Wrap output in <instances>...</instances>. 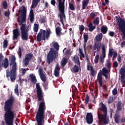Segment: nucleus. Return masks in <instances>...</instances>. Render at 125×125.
Segmentation results:
<instances>
[{
  "mask_svg": "<svg viewBox=\"0 0 125 125\" xmlns=\"http://www.w3.org/2000/svg\"><path fill=\"white\" fill-rule=\"evenodd\" d=\"M36 92L38 101H42L39 104L38 110L36 113L35 120L37 122V125H44V119L45 115L44 113L46 107L45 106V103L43 98V93L39 83H36Z\"/></svg>",
  "mask_w": 125,
  "mask_h": 125,
  "instance_id": "1",
  "label": "nucleus"
},
{
  "mask_svg": "<svg viewBox=\"0 0 125 125\" xmlns=\"http://www.w3.org/2000/svg\"><path fill=\"white\" fill-rule=\"evenodd\" d=\"M15 102V98L12 96L4 102V120L7 125H13L14 112L12 111V108H13Z\"/></svg>",
  "mask_w": 125,
  "mask_h": 125,
  "instance_id": "2",
  "label": "nucleus"
},
{
  "mask_svg": "<svg viewBox=\"0 0 125 125\" xmlns=\"http://www.w3.org/2000/svg\"><path fill=\"white\" fill-rule=\"evenodd\" d=\"M21 12V21L18 19L17 21L19 25L21 26L20 30L21 40L27 41L29 39V32L30 31L29 29L31 28L32 24H29L26 26V24L23 23L26 22V17H27V9L26 7L22 6Z\"/></svg>",
  "mask_w": 125,
  "mask_h": 125,
  "instance_id": "3",
  "label": "nucleus"
},
{
  "mask_svg": "<svg viewBox=\"0 0 125 125\" xmlns=\"http://www.w3.org/2000/svg\"><path fill=\"white\" fill-rule=\"evenodd\" d=\"M105 66L107 67V69L106 67H104L101 72H99L97 76V81L99 83V87H102L104 89V91H108V87H107V85L104 84L103 85V77L102 75L105 77V79L107 80L109 79V75L108 74L110 73L111 71V63H107L105 64Z\"/></svg>",
  "mask_w": 125,
  "mask_h": 125,
  "instance_id": "4",
  "label": "nucleus"
},
{
  "mask_svg": "<svg viewBox=\"0 0 125 125\" xmlns=\"http://www.w3.org/2000/svg\"><path fill=\"white\" fill-rule=\"evenodd\" d=\"M99 109L101 112H103V114L100 113L99 110L97 111L98 118L99 120H101L102 122H104V125H107V119L106 117H107V114H108V110L107 109V106L103 103H100L99 104Z\"/></svg>",
  "mask_w": 125,
  "mask_h": 125,
  "instance_id": "5",
  "label": "nucleus"
},
{
  "mask_svg": "<svg viewBox=\"0 0 125 125\" xmlns=\"http://www.w3.org/2000/svg\"><path fill=\"white\" fill-rule=\"evenodd\" d=\"M10 66H12V68L10 72L6 71V77L8 80H9L10 77L11 82L14 83L16 80V76H17V64L16 63H11Z\"/></svg>",
  "mask_w": 125,
  "mask_h": 125,
  "instance_id": "6",
  "label": "nucleus"
},
{
  "mask_svg": "<svg viewBox=\"0 0 125 125\" xmlns=\"http://www.w3.org/2000/svg\"><path fill=\"white\" fill-rule=\"evenodd\" d=\"M59 1V9L60 13L58 17H60L61 23L64 26V20H66L65 15V0H58Z\"/></svg>",
  "mask_w": 125,
  "mask_h": 125,
  "instance_id": "7",
  "label": "nucleus"
},
{
  "mask_svg": "<svg viewBox=\"0 0 125 125\" xmlns=\"http://www.w3.org/2000/svg\"><path fill=\"white\" fill-rule=\"evenodd\" d=\"M51 34L50 28H46V31L41 29L37 36V41L42 42V41H45V39L48 40Z\"/></svg>",
  "mask_w": 125,
  "mask_h": 125,
  "instance_id": "8",
  "label": "nucleus"
},
{
  "mask_svg": "<svg viewBox=\"0 0 125 125\" xmlns=\"http://www.w3.org/2000/svg\"><path fill=\"white\" fill-rule=\"evenodd\" d=\"M58 57V53L56 50H54L53 48H50L48 55H47V63H51L53 62L55 59Z\"/></svg>",
  "mask_w": 125,
  "mask_h": 125,
  "instance_id": "9",
  "label": "nucleus"
},
{
  "mask_svg": "<svg viewBox=\"0 0 125 125\" xmlns=\"http://www.w3.org/2000/svg\"><path fill=\"white\" fill-rule=\"evenodd\" d=\"M38 73L39 74L41 81L44 83L43 85L44 87H47V85H48V83L45 82H46L47 80L46 73H45V72H44L43 69H42V68H39Z\"/></svg>",
  "mask_w": 125,
  "mask_h": 125,
  "instance_id": "10",
  "label": "nucleus"
},
{
  "mask_svg": "<svg viewBox=\"0 0 125 125\" xmlns=\"http://www.w3.org/2000/svg\"><path fill=\"white\" fill-rule=\"evenodd\" d=\"M118 56V53L117 51H114V49H109L108 51V58H111V57H113L112 60L117 58Z\"/></svg>",
  "mask_w": 125,
  "mask_h": 125,
  "instance_id": "11",
  "label": "nucleus"
},
{
  "mask_svg": "<svg viewBox=\"0 0 125 125\" xmlns=\"http://www.w3.org/2000/svg\"><path fill=\"white\" fill-rule=\"evenodd\" d=\"M120 77L121 83L123 84V86H125V68H121L120 69Z\"/></svg>",
  "mask_w": 125,
  "mask_h": 125,
  "instance_id": "12",
  "label": "nucleus"
},
{
  "mask_svg": "<svg viewBox=\"0 0 125 125\" xmlns=\"http://www.w3.org/2000/svg\"><path fill=\"white\" fill-rule=\"evenodd\" d=\"M33 56L34 55L31 53L26 54L24 59V63H29V62L33 61Z\"/></svg>",
  "mask_w": 125,
  "mask_h": 125,
  "instance_id": "13",
  "label": "nucleus"
},
{
  "mask_svg": "<svg viewBox=\"0 0 125 125\" xmlns=\"http://www.w3.org/2000/svg\"><path fill=\"white\" fill-rule=\"evenodd\" d=\"M86 121L89 125H91L93 123V115L91 112L87 113L86 115Z\"/></svg>",
  "mask_w": 125,
  "mask_h": 125,
  "instance_id": "14",
  "label": "nucleus"
},
{
  "mask_svg": "<svg viewBox=\"0 0 125 125\" xmlns=\"http://www.w3.org/2000/svg\"><path fill=\"white\" fill-rule=\"evenodd\" d=\"M102 55L100 57V62L101 63L104 62V59L106 58V49L105 48V45L102 46Z\"/></svg>",
  "mask_w": 125,
  "mask_h": 125,
  "instance_id": "15",
  "label": "nucleus"
},
{
  "mask_svg": "<svg viewBox=\"0 0 125 125\" xmlns=\"http://www.w3.org/2000/svg\"><path fill=\"white\" fill-rule=\"evenodd\" d=\"M20 36V32L18 28H16L13 30V41H15Z\"/></svg>",
  "mask_w": 125,
  "mask_h": 125,
  "instance_id": "16",
  "label": "nucleus"
},
{
  "mask_svg": "<svg viewBox=\"0 0 125 125\" xmlns=\"http://www.w3.org/2000/svg\"><path fill=\"white\" fill-rule=\"evenodd\" d=\"M29 78L30 82L32 83H33V84H36V83L38 82V80H37V78L36 77V75H35V74L33 73L30 74Z\"/></svg>",
  "mask_w": 125,
  "mask_h": 125,
  "instance_id": "17",
  "label": "nucleus"
},
{
  "mask_svg": "<svg viewBox=\"0 0 125 125\" xmlns=\"http://www.w3.org/2000/svg\"><path fill=\"white\" fill-rule=\"evenodd\" d=\"M80 68H81V63H78L77 65H75L72 68L73 73H79Z\"/></svg>",
  "mask_w": 125,
  "mask_h": 125,
  "instance_id": "18",
  "label": "nucleus"
},
{
  "mask_svg": "<svg viewBox=\"0 0 125 125\" xmlns=\"http://www.w3.org/2000/svg\"><path fill=\"white\" fill-rule=\"evenodd\" d=\"M34 17H35V15L34 14V10L31 9L30 12L29 13V19L31 23H33V22L35 21V19H34Z\"/></svg>",
  "mask_w": 125,
  "mask_h": 125,
  "instance_id": "19",
  "label": "nucleus"
},
{
  "mask_svg": "<svg viewBox=\"0 0 125 125\" xmlns=\"http://www.w3.org/2000/svg\"><path fill=\"white\" fill-rule=\"evenodd\" d=\"M89 2V0H82V10H83V9H85L86 6L88 5V3Z\"/></svg>",
  "mask_w": 125,
  "mask_h": 125,
  "instance_id": "20",
  "label": "nucleus"
},
{
  "mask_svg": "<svg viewBox=\"0 0 125 125\" xmlns=\"http://www.w3.org/2000/svg\"><path fill=\"white\" fill-rule=\"evenodd\" d=\"M4 57L3 55L0 53V63H8V59L5 58L4 60Z\"/></svg>",
  "mask_w": 125,
  "mask_h": 125,
  "instance_id": "21",
  "label": "nucleus"
},
{
  "mask_svg": "<svg viewBox=\"0 0 125 125\" xmlns=\"http://www.w3.org/2000/svg\"><path fill=\"white\" fill-rule=\"evenodd\" d=\"M88 28H89V32H93L94 30H95L96 27L94 25H93V24L92 23V22H90L88 26Z\"/></svg>",
  "mask_w": 125,
  "mask_h": 125,
  "instance_id": "22",
  "label": "nucleus"
},
{
  "mask_svg": "<svg viewBox=\"0 0 125 125\" xmlns=\"http://www.w3.org/2000/svg\"><path fill=\"white\" fill-rule=\"evenodd\" d=\"M101 32L104 35H105V34H107V32H108V27L107 26L103 25L101 28Z\"/></svg>",
  "mask_w": 125,
  "mask_h": 125,
  "instance_id": "23",
  "label": "nucleus"
},
{
  "mask_svg": "<svg viewBox=\"0 0 125 125\" xmlns=\"http://www.w3.org/2000/svg\"><path fill=\"white\" fill-rule=\"evenodd\" d=\"M41 0H33L31 8H36Z\"/></svg>",
  "mask_w": 125,
  "mask_h": 125,
  "instance_id": "24",
  "label": "nucleus"
},
{
  "mask_svg": "<svg viewBox=\"0 0 125 125\" xmlns=\"http://www.w3.org/2000/svg\"><path fill=\"white\" fill-rule=\"evenodd\" d=\"M120 113H116L114 115V121L116 124H120Z\"/></svg>",
  "mask_w": 125,
  "mask_h": 125,
  "instance_id": "25",
  "label": "nucleus"
},
{
  "mask_svg": "<svg viewBox=\"0 0 125 125\" xmlns=\"http://www.w3.org/2000/svg\"><path fill=\"white\" fill-rule=\"evenodd\" d=\"M102 39H103V34L102 33L99 34L97 36H96V40L97 42H101L102 41Z\"/></svg>",
  "mask_w": 125,
  "mask_h": 125,
  "instance_id": "26",
  "label": "nucleus"
},
{
  "mask_svg": "<svg viewBox=\"0 0 125 125\" xmlns=\"http://www.w3.org/2000/svg\"><path fill=\"white\" fill-rule=\"evenodd\" d=\"M8 66H9V63H0V70H1V68L7 69Z\"/></svg>",
  "mask_w": 125,
  "mask_h": 125,
  "instance_id": "27",
  "label": "nucleus"
},
{
  "mask_svg": "<svg viewBox=\"0 0 125 125\" xmlns=\"http://www.w3.org/2000/svg\"><path fill=\"white\" fill-rule=\"evenodd\" d=\"M122 109L123 107H122V102L118 101L117 103V111H118V112H121Z\"/></svg>",
  "mask_w": 125,
  "mask_h": 125,
  "instance_id": "28",
  "label": "nucleus"
},
{
  "mask_svg": "<svg viewBox=\"0 0 125 125\" xmlns=\"http://www.w3.org/2000/svg\"><path fill=\"white\" fill-rule=\"evenodd\" d=\"M9 61L10 63H16L15 61H16V58H15V56L12 55L9 57Z\"/></svg>",
  "mask_w": 125,
  "mask_h": 125,
  "instance_id": "29",
  "label": "nucleus"
},
{
  "mask_svg": "<svg viewBox=\"0 0 125 125\" xmlns=\"http://www.w3.org/2000/svg\"><path fill=\"white\" fill-rule=\"evenodd\" d=\"M72 61L74 62V63H80V59H79L78 55L74 56L72 58Z\"/></svg>",
  "mask_w": 125,
  "mask_h": 125,
  "instance_id": "30",
  "label": "nucleus"
},
{
  "mask_svg": "<svg viewBox=\"0 0 125 125\" xmlns=\"http://www.w3.org/2000/svg\"><path fill=\"white\" fill-rule=\"evenodd\" d=\"M53 47H54V49H55L56 51H58L59 50V47H60V46H59L58 42H55L53 43Z\"/></svg>",
  "mask_w": 125,
  "mask_h": 125,
  "instance_id": "31",
  "label": "nucleus"
},
{
  "mask_svg": "<svg viewBox=\"0 0 125 125\" xmlns=\"http://www.w3.org/2000/svg\"><path fill=\"white\" fill-rule=\"evenodd\" d=\"M56 33L57 36L61 35V27L60 26H57L56 28Z\"/></svg>",
  "mask_w": 125,
  "mask_h": 125,
  "instance_id": "32",
  "label": "nucleus"
},
{
  "mask_svg": "<svg viewBox=\"0 0 125 125\" xmlns=\"http://www.w3.org/2000/svg\"><path fill=\"white\" fill-rule=\"evenodd\" d=\"M73 1H71L69 3V8L70 9V10H72V11H74L75 8V5H74V4H73Z\"/></svg>",
  "mask_w": 125,
  "mask_h": 125,
  "instance_id": "33",
  "label": "nucleus"
},
{
  "mask_svg": "<svg viewBox=\"0 0 125 125\" xmlns=\"http://www.w3.org/2000/svg\"><path fill=\"white\" fill-rule=\"evenodd\" d=\"M98 47H101V42H96L94 44V50H96Z\"/></svg>",
  "mask_w": 125,
  "mask_h": 125,
  "instance_id": "34",
  "label": "nucleus"
},
{
  "mask_svg": "<svg viewBox=\"0 0 125 125\" xmlns=\"http://www.w3.org/2000/svg\"><path fill=\"white\" fill-rule=\"evenodd\" d=\"M99 17H96V18H95L93 21V24H94V25H99Z\"/></svg>",
  "mask_w": 125,
  "mask_h": 125,
  "instance_id": "35",
  "label": "nucleus"
},
{
  "mask_svg": "<svg viewBox=\"0 0 125 125\" xmlns=\"http://www.w3.org/2000/svg\"><path fill=\"white\" fill-rule=\"evenodd\" d=\"M7 45H8V41L6 39H5L3 42V48H6L7 47Z\"/></svg>",
  "mask_w": 125,
  "mask_h": 125,
  "instance_id": "36",
  "label": "nucleus"
},
{
  "mask_svg": "<svg viewBox=\"0 0 125 125\" xmlns=\"http://www.w3.org/2000/svg\"><path fill=\"white\" fill-rule=\"evenodd\" d=\"M114 102V97L110 96L107 102L108 104H112Z\"/></svg>",
  "mask_w": 125,
  "mask_h": 125,
  "instance_id": "37",
  "label": "nucleus"
},
{
  "mask_svg": "<svg viewBox=\"0 0 125 125\" xmlns=\"http://www.w3.org/2000/svg\"><path fill=\"white\" fill-rule=\"evenodd\" d=\"M64 55L66 56H71V50L69 49L64 52Z\"/></svg>",
  "mask_w": 125,
  "mask_h": 125,
  "instance_id": "38",
  "label": "nucleus"
},
{
  "mask_svg": "<svg viewBox=\"0 0 125 125\" xmlns=\"http://www.w3.org/2000/svg\"><path fill=\"white\" fill-rule=\"evenodd\" d=\"M15 93L18 95V96H19V91H18V84H16L15 85Z\"/></svg>",
  "mask_w": 125,
  "mask_h": 125,
  "instance_id": "39",
  "label": "nucleus"
},
{
  "mask_svg": "<svg viewBox=\"0 0 125 125\" xmlns=\"http://www.w3.org/2000/svg\"><path fill=\"white\" fill-rule=\"evenodd\" d=\"M88 38L89 36L87 34H84L83 35V39H84V41L83 42H87V41H88Z\"/></svg>",
  "mask_w": 125,
  "mask_h": 125,
  "instance_id": "40",
  "label": "nucleus"
},
{
  "mask_svg": "<svg viewBox=\"0 0 125 125\" xmlns=\"http://www.w3.org/2000/svg\"><path fill=\"white\" fill-rule=\"evenodd\" d=\"M2 6L4 9H7V2H6V1H3Z\"/></svg>",
  "mask_w": 125,
  "mask_h": 125,
  "instance_id": "41",
  "label": "nucleus"
},
{
  "mask_svg": "<svg viewBox=\"0 0 125 125\" xmlns=\"http://www.w3.org/2000/svg\"><path fill=\"white\" fill-rule=\"evenodd\" d=\"M97 16V15H96L95 13L92 12L90 14V17L92 19H94V18H95V17H96Z\"/></svg>",
  "mask_w": 125,
  "mask_h": 125,
  "instance_id": "42",
  "label": "nucleus"
},
{
  "mask_svg": "<svg viewBox=\"0 0 125 125\" xmlns=\"http://www.w3.org/2000/svg\"><path fill=\"white\" fill-rule=\"evenodd\" d=\"M18 55L19 58H21L22 57V51L21 50V47H19V50H18Z\"/></svg>",
  "mask_w": 125,
  "mask_h": 125,
  "instance_id": "43",
  "label": "nucleus"
},
{
  "mask_svg": "<svg viewBox=\"0 0 125 125\" xmlns=\"http://www.w3.org/2000/svg\"><path fill=\"white\" fill-rule=\"evenodd\" d=\"M88 102H89V96H88V95L87 94L86 96V97L85 98V104L86 105L87 104H88Z\"/></svg>",
  "mask_w": 125,
  "mask_h": 125,
  "instance_id": "44",
  "label": "nucleus"
},
{
  "mask_svg": "<svg viewBox=\"0 0 125 125\" xmlns=\"http://www.w3.org/2000/svg\"><path fill=\"white\" fill-rule=\"evenodd\" d=\"M34 32H35L36 33H37V32H38V31H39V24H37V23H35L34 24Z\"/></svg>",
  "mask_w": 125,
  "mask_h": 125,
  "instance_id": "45",
  "label": "nucleus"
},
{
  "mask_svg": "<svg viewBox=\"0 0 125 125\" xmlns=\"http://www.w3.org/2000/svg\"><path fill=\"white\" fill-rule=\"evenodd\" d=\"M113 95H117L118 94V89L115 88L112 90Z\"/></svg>",
  "mask_w": 125,
  "mask_h": 125,
  "instance_id": "46",
  "label": "nucleus"
},
{
  "mask_svg": "<svg viewBox=\"0 0 125 125\" xmlns=\"http://www.w3.org/2000/svg\"><path fill=\"white\" fill-rule=\"evenodd\" d=\"M40 22L41 24L46 23V19H45V17H43L42 19H41Z\"/></svg>",
  "mask_w": 125,
  "mask_h": 125,
  "instance_id": "47",
  "label": "nucleus"
},
{
  "mask_svg": "<svg viewBox=\"0 0 125 125\" xmlns=\"http://www.w3.org/2000/svg\"><path fill=\"white\" fill-rule=\"evenodd\" d=\"M87 69L88 71H91V70L93 69V67L92 66V65H90V63H89L87 64Z\"/></svg>",
  "mask_w": 125,
  "mask_h": 125,
  "instance_id": "48",
  "label": "nucleus"
},
{
  "mask_svg": "<svg viewBox=\"0 0 125 125\" xmlns=\"http://www.w3.org/2000/svg\"><path fill=\"white\" fill-rule=\"evenodd\" d=\"M79 30L81 33H83L84 30V26L82 24L79 26Z\"/></svg>",
  "mask_w": 125,
  "mask_h": 125,
  "instance_id": "49",
  "label": "nucleus"
},
{
  "mask_svg": "<svg viewBox=\"0 0 125 125\" xmlns=\"http://www.w3.org/2000/svg\"><path fill=\"white\" fill-rule=\"evenodd\" d=\"M90 74L92 77H94V76H96V72H95V70H94V69H91Z\"/></svg>",
  "mask_w": 125,
  "mask_h": 125,
  "instance_id": "50",
  "label": "nucleus"
},
{
  "mask_svg": "<svg viewBox=\"0 0 125 125\" xmlns=\"http://www.w3.org/2000/svg\"><path fill=\"white\" fill-rule=\"evenodd\" d=\"M54 71H58L60 72V66H59V63L57 64Z\"/></svg>",
  "mask_w": 125,
  "mask_h": 125,
  "instance_id": "51",
  "label": "nucleus"
},
{
  "mask_svg": "<svg viewBox=\"0 0 125 125\" xmlns=\"http://www.w3.org/2000/svg\"><path fill=\"white\" fill-rule=\"evenodd\" d=\"M98 61H99V55H97L95 56L94 62L95 63H98Z\"/></svg>",
  "mask_w": 125,
  "mask_h": 125,
  "instance_id": "52",
  "label": "nucleus"
},
{
  "mask_svg": "<svg viewBox=\"0 0 125 125\" xmlns=\"http://www.w3.org/2000/svg\"><path fill=\"white\" fill-rule=\"evenodd\" d=\"M68 62V59L66 58V57H63L62 59L61 63H67Z\"/></svg>",
  "mask_w": 125,
  "mask_h": 125,
  "instance_id": "53",
  "label": "nucleus"
},
{
  "mask_svg": "<svg viewBox=\"0 0 125 125\" xmlns=\"http://www.w3.org/2000/svg\"><path fill=\"white\" fill-rule=\"evenodd\" d=\"M60 75V71H55L54 70V75L55 77H59V75Z\"/></svg>",
  "mask_w": 125,
  "mask_h": 125,
  "instance_id": "54",
  "label": "nucleus"
},
{
  "mask_svg": "<svg viewBox=\"0 0 125 125\" xmlns=\"http://www.w3.org/2000/svg\"><path fill=\"white\" fill-rule=\"evenodd\" d=\"M9 15H10V12L9 11L4 12V16L9 17Z\"/></svg>",
  "mask_w": 125,
  "mask_h": 125,
  "instance_id": "55",
  "label": "nucleus"
},
{
  "mask_svg": "<svg viewBox=\"0 0 125 125\" xmlns=\"http://www.w3.org/2000/svg\"><path fill=\"white\" fill-rule=\"evenodd\" d=\"M25 82V79H21V76H19V82L21 84V83H23V82Z\"/></svg>",
  "mask_w": 125,
  "mask_h": 125,
  "instance_id": "56",
  "label": "nucleus"
},
{
  "mask_svg": "<svg viewBox=\"0 0 125 125\" xmlns=\"http://www.w3.org/2000/svg\"><path fill=\"white\" fill-rule=\"evenodd\" d=\"M21 74L22 76H24L26 74V69L25 68H21Z\"/></svg>",
  "mask_w": 125,
  "mask_h": 125,
  "instance_id": "57",
  "label": "nucleus"
},
{
  "mask_svg": "<svg viewBox=\"0 0 125 125\" xmlns=\"http://www.w3.org/2000/svg\"><path fill=\"white\" fill-rule=\"evenodd\" d=\"M117 60H118V62H119L120 63H121V62H122V58L121 57V55L119 54L118 56Z\"/></svg>",
  "mask_w": 125,
  "mask_h": 125,
  "instance_id": "58",
  "label": "nucleus"
},
{
  "mask_svg": "<svg viewBox=\"0 0 125 125\" xmlns=\"http://www.w3.org/2000/svg\"><path fill=\"white\" fill-rule=\"evenodd\" d=\"M109 36L110 37H114L115 36V32L113 31H110L109 33Z\"/></svg>",
  "mask_w": 125,
  "mask_h": 125,
  "instance_id": "59",
  "label": "nucleus"
},
{
  "mask_svg": "<svg viewBox=\"0 0 125 125\" xmlns=\"http://www.w3.org/2000/svg\"><path fill=\"white\" fill-rule=\"evenodd\" d=\"M51 3L52 5H55V4L56 3V1L55 0H51Z\"/></svg>",
  "mask_w": 125,
  "mask_h": 125,
  "instance_id": "60",
  "label": "nucleus"
},
{
  "mask_svg": "<svg viewBox=\"0 0 125 125\" xmlns=\"http://www.w3.org/2000/svg\"><path fill=\"white\" fill-rule=\"evenodd\" d=\"M125 46V41H123V42L121 43V47H124Z\"/></svg>",
  "mask_w": 125,
  "mask_h": 125,
  "instance_id": "61",
  "label": "nucleus"
},
{
  "mask_svg": "<svg viewBox=\"0 0 125 125\" xmlns=\"http://www.w3.org/2000/svg\"><path fill=\"white\" fill-rule=\"evenodd\" d=\"M121 122L123 124L124 123H125V118L122 117L121 120Z\"/></svg>",
  "mask_w": 125,
  "mask_h": 125,
  "instance_id": "62",
  "label": "nucleus"
},
{
  "mask_svg": "<svg viewBox=\"0 0 125 125\" xmlns=\"http://www.w3.org/2000/svg\"><path fill=\"white\" fill-rule=\"evenodd\" d=\"M119 66L118 63H113V68H117Z\"/></svg>",
  "mask_w": 125,
  "mask_h": 125,
  "instance_id": "63",
  "label": "nucleus"
},
{
  "mask_svg": "<svg viewBox=\"0 0 125 125\" xmlns=\"http://www.w3.org/2000/svg\"><path fill=\"white\" fill-rule=\"evenodd\" d=\"M45 8H48V3L47 2L45 3Z\"/></svg>",
  "mask_w": 125,
  "mask_h": 125,
  "instance_id": "64",
  "label": "nucleus"
}]
</instances>
